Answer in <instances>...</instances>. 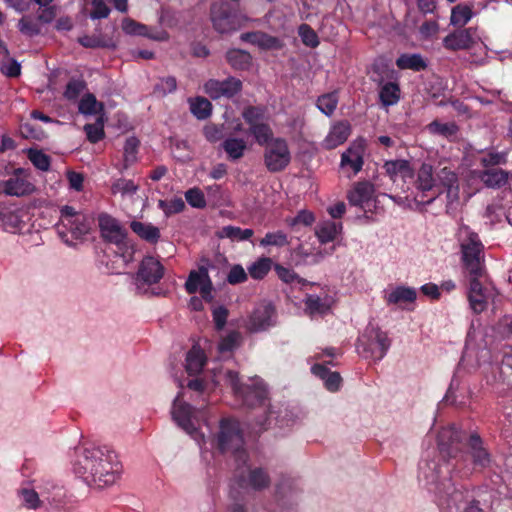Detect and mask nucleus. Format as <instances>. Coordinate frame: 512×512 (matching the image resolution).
Segmentation results:
<instances>
[{
    "label": "nucleus",
    "instance_id": "obj_47",
    "mask_svg": "<svg viewBox=\"0 0 512 512\" xmlns=\"http://www.w3.org/2000/svg\"><path fill=\"white\" fill-rule=\"evenodd\" d=\"M84 130L88 141L97 143L105 138L104 121L102 117L96 120L95 123H87L84 125Z\"/></svg>",
    "mask_w": 512,
    "mask_h": 512
},
{
    "label": "nucleus",
    "instance_id": "obj_35",
    "mask_svg": "<svg viewBox=\"0 0 512 512\" xmlns=\"http://www.w3.org/2000/svg\"><path fill=\"white\" fill-rule=\"evenodd\" d=\"M396 65L400 69H411L415 72L424 71L428 66L421 54H401L396 60Z\"/></svg>",
    "mask_w": 512,
    "mask_h": 512
},
{
    "label": "nucleus",
    "instance_id": "obj_29",
    "mask_svg": "<svg viewBox=\"0 0 512 512\" xmlns=\"http://www.w3.org/2000/svg\"><path fill=\"white\" fill-rule=\"evenodd\" d=\"M132 231L141 239L148 243H157L160 240V230L151 224V222L132 221L130 224Z\"/></svg>",
    "mask_w": 512,
    "mask_h": 512
},
{
    "label": "nucleus",
    "instance_id": "obj_25",
    "mask_svg": "<svg viewBox=\"0 0 512 512\" xmlns=\"http://www.w3.org/2000/svg\"><path fill=\"white\" fill-rule=\"evenodd\" d=\"M437 186L446 188L447 190V198L450 201L456 200L459 194V183H458V175L448 166H444L436 173Z\"/></svg>",
    "mask_w": 512,
    "mask_h": 512
},
{
    "label": "nucleus",
    "instance_id": "obj_64",
    "mask_svg": "<svg viewBox=\"0 0 512 512\" xmlns=\"http://www.w3.org/2000/svg\"><path fill=\"white\" fill-rule=\"evenodd\" d=\"M110 13V8L104 0H93L92 9L90 11L91 19H105Z\"/></svg>",
    "mask_w": 512,
    "mask_h": 512
},
{
    "label": "nucleus",
    "instance_id": "obj_50",
    "mask_svg": "<svg viewBox=\"0 0 512 512\" xmlns=\"http://www.w3.org/2000/svg\"><path fill=\"white\" fill-rule=\"evenodd\" d=\"M274 270L278 278H280L286 284H291V282L298 281L299 284L307 285L309 281L301 278L299 274L294 272V270L289 269V267H284L282 264L276 263L274 265Z\"/></svg>",
    "mask_w": 512,
    "mask_h": 512
},
{
    "label": "nucleus",
    "instance_id": "obj_62",
    "mask_svg": "<svg viewBox=\"0 0 512 512\" xmlns=\"http://www.w3.org/2000/svg\"><path fill=\"white\" fill-rule=\"evenodd\" d=\"M226 279L229 284L235 285L242 284V282L247 281L248 276L247 272L245 271L244 267L241 266V264H234V266H232L230 269Z\"/></svg>",
    "mask_w": 512,
    "mask_h": 512
},
{
    "label": "nucleus",
    "instance_id": "obj_56",
    "mask_svg": "<svg viewBox=\"0 0 512 512\" xmlns=\"http://www.w3.org/2000/svg\"><path fill=\"white\" fill-rule=\"evenodd\" d=\"M158 206L162 209L166 216H170L182 212L183 209H185V202L181 199V197H175L169 201L159 200Z\"/></svg>",
    "mask_w": 512,
    "mask_h": 512
},
{
    "label": "nucleus",
    "instance_id": "obj_3",
    "mask_svg": "<svg viewBox=\"0 0 512 512\" xmlns=\"http://www.w3.org/2000/svg\"><path fill=\"white\" fill-rule=\"evenodd\" d=\"M244 436L238 420L232 417H223L219 422V430L215 436V446L218 451L225 453L231 451L238 463L246 465L249 455L244 449Z\"/></svg>",
    "mask_w": 512,
    "mask_h": 512
},
{
    "label": "nucleus",
    "instance_id": "obj_32",
    "mask_svg": "<svg viewBox=\"0 0 512 512\" xmlns=\"http://www.w3.org/2000/svg\"><path fill=\"white\" fill-rule=\"evenodd\" d=\"M342 228L341 222L323 221L316 227V236L320 243L333 242Z\"/></svg>",
    "mask_w": 512,
    "mask_h": 512
},
{
    "label": "nucleus",
    "instance_id": "obj_53",
    "mask_svg": "<svg viewBox=\"0 0 512 512\" xmlns=\"http://www.w3.org/2000/svg\"><path fill=\"white\" fill-rule=\"evenodd\" d=\"M260 245L283 247L289 245V239L283 231L267 232L260 240Z\"/></svg>",
    "mask_w": 512,
    "mask_h": 512
},
{
    "label": "nucleus",
    "instance_id": "obj_44",
    "mask_svg": "<svg viewBox=\"0 0 512 512\" xmlns=\"http://www.w3.org/2000/svg\"><path fill=\"white\" fill-rule=\"evenodd\" d=\"M140 146V141L136 137L126 138L124 144V169L133 165L137 160V153Z\"/></svg>",
    "mask_w": 512,
    "mask_h": 512
},
{
    "label": "nucleus",
    "instance_id": "obj_46",
    "mask_svg": "<svg viewBox=\"0 0 512 512\" xmlns=\"http://www.w3.org/2000/svg\"><path fill=\"white\" fill-rule=\"evenodd\" d=\"M272 263L270 258L258 259L248 267V272L252 278L262 279L270 272Z\"/></svg>",
    "mask_w": 512,
    "mask_h": 512
},
{
    "label": "nucleus",
    "instance_id": "obj_55",
    "mask_svg": "<svg viewBox=\"0 0 512 512\" xmlns=\"http://www.w3.org/2000/svg\"><path fill=\"white\" fill-rule=\"evenodd\" d=\"M18 29L22 34L33 37L41 32V26L38 20L31 18V16H23L18 23Z\"/></svg>",
    "mask_w": 512,
    "mask_h": 512
},
{
    "label": "nucleus",
    "instance_id": "obj_8",
    "mask_svg": "<svg viewBox=\"0 0 512 512\" xmlns=\"http://www.w3.org/2000/svg\"><path fill=\"white\" fill-rule=\"evenodd\" d=\"M263 163L271 173L287 169L291 163V151L285 138L272 135L263 151Z\"/></svg>",
    "mask_w": 512,
    "mask_h": 512
},
{
    "label": "nucleus",
    "instance_id": "obj_4",
    "mask_svg": "<svg viewBox=\"0 0 512 512\" xmlns=\"http://www.w3.org/2000/svg\"><path fill=\"white\" fill-rule=\"evenodd\" d=\"M226 380L236 399L240 400L243 406L249 409L265 406L268 400V391L264 382L260 380H250L244 384L239 378V372L234 370L226 371Z\"/></svg>",
    "mask_w": 512,
    "mask_h": 512
},
{
    "label": "nucleus",
    "instance_id": "obj_20",
    "mask_svg": "<svg viewBox=\"0 0 512 512\" xmlns=\"http://www.w3.org/2000/svg\"><path fill=\"white\" fill-rule=\"evenodd\" d=\"M275 313L272 305H263L254 309L248 320V328L251 331H262L269 329L273 323V315Z\"/></svg>",
    "mask_w": 512,
    "mask_h": 512
},
{
    "label": "nucleus",
    "instance_id": "obj_2",
    "mask_svg": "<svg viewBox=\"0 0 512 512\" xmlns=\"http://www.w3.org/2000/svg\"><path fill=\"white\" fill-rule=\"evenodd\" d=\"M430 476H426L428 484L433 486L431 489L438 496V504L441 507L448 508L449 512H484L478 500L467 502L464 492L456 489L451 478L441 480L437 465L433 464Z\"/></svg>",
    "mask_w": 512,
    "mask_h": 512
},
{
    "label": "nucleus",
    "instance_id": "obj_30",
    "mask_svg": "<svg viewBox=\"0 0 512 512\" xmlns=\"http://www.w3.org/2000/svg\"><path fill=\"white\" fill-rule=\"evenodd\" d=\"M226 61L236 71H247L252 63V57L249 51L241 50V48H231L226 53Z\"/></svg>",
    "mask_w": 512,
    "mask_h": 512
},
{
    "label": "nucleus",
    "instance_id": "obj_45",
    "mask_svg": "<svg viewBox=\"0 0 512 512\" xmlns=\"http://www.w3.org/2000/svg\"><path fill=\"white\" fill-rule=\"evenodd\" d=\"M203 275H207V267L201 266L197 270H192L185 282V289L189 293L200 291Z\"/></svg>",
    "mask_w": 512,
    "mask_h": 512
},
{
    "label": "nucleus",
    "instance_id": "obj_23",
    "mask_svg": "<svg viewBox=\"0 0 512 512\" xmlns=\"http://www.w3.org/2000/svg\"><path fill=\"white\" fill-rule=\"evenodd\" d=\"M474 466L487 467L491 462L490 452L486 450L478 433L470 434L467 442Z\"/></svg>",
    "mask_w": 512,
    "mask_h": 512
},
{
    "label": "nucleus",
    "instance_id": "obj_48",
    "mask_svg": "<svg viewBox=\"0 0 512 512\" xmlns=\"http://www.w3.org/2000/svg\"><path fill=\"white\" fill-rule=\"evenodd\" d=\"M191 112L198 120H205L212 114V104L206 98L198 96L193 102H191Z\"/></svg>",
    "mask_w": 512,
    "mask_h": 512
},
{
    "label": "nucleus",
    "instance_id": "obj_49",
    "mask_svg": "<svg viewBox=\"0 0 512 512\" xmlns=\"http://www.w3.org/2000/svg\"><path fill=\"white\" fill-rule=\"evenodd\" d=\"M507 162L508 154L506 152L490 151L480 158V163L484 169H492V167L505 165Z\"/></svg>",
    "mask_w": 512,
    "mask_h": 512
},
{
    "label": "nucleus",
    "instance_id": "obj_31",
    "mask_svg": "<svg viewBox=\"0 0 512 512\" xmlns=\"http://www.w3.org/2000/svg\"><path fill=\"white\" fill-rule=\"evenodd\" d=\"M417 299V292L413 287L398 286L385 295L388 305H399V303L414 302Z\"/></svg>",
    "mask_w": 512,
    "mask_h": 512
},
{
    "label": "nucleus",
    "instance_id": "obj_42",
    "mask_svg": "<svg viewBox=\"0 0 512 512\" xmlns=\"http://www.w3.org/2000/svg\"><path fill=\"white\" fill-rule=\"evenodd\" d=\"M273 135V129L270 127L269 123L266 122V113L264 114V119L260 120L259 123L254 128V132L252 136L255 138V141L258 145L266 148L267 143H269L271 137Z\"/></svg>",
    "mask_w": 512,
    "mask_h": 512
},
{
    "label": "nucleus",
    "instance_id": "obj_12",
    "mask_svg": "<svg viewBox=\"0 0 512 512\" xmlns=\"http://www.w3.org/2000/svg\"><path fill=\"white\" fill-rule=\"evenodd\" d=\"M99 229L101 236L107 242L114 243L119 249L126 247L127 231L118 223L116 218L107 213L98 216Z\"/></svg>",
    "mask_w": 512,
    "mask_h": 512
},
{
    "label": "nucleus",
    "instance_id": "obj_16",
    "mask_svg": "<svg viewBox=\"0 0 512 512\" xmlns=\"http://www.w3.org/2000/svg\"><path fill=\"white\" fill-rule=\"evenodd\" d=\"M5 194L22 197V195L31 194L34 186L26 178V169L16 168L13 170L9 179L5 180Z\"/></svg>",
    "mask_w": 512,
    "mask_h": 512
},
{
    "label": "nucleus",
    "instance_id": "obj_26",
    "mask_svg": "<svg viewBox=\"0 0 512 512\" xmlns=\"http://www.w3.org/2000/svg\"><path fill=\"white\" fill-rule=\"evenodd\" d=\"M311 372L324 382L325 388L330 392L339 390L342 382L339 372L331 371L325 364L320 363L313 364Z\"/></svg>",
    "mask_w": 512,
    "mask_h": 512
},
{
    "label": "nucleus",
    "instance_id": "obj_38",
    "mask_svg": "<svg viewBox=\"0 0 512 512\" xmlns=\"http://www.w3.org/2000/svg\"><path fill=\"white\" fill-rule=\"evenodd\" d=\"M25 153L36 169L42 171L51 169V156L45 154L42 150H38V148H27Z\"/></svg>",
    "mask_w": 512,
    "mask_h": 512
},
{
    "label": "nucleus",
    "instance_id": "obj_27",
    "mask_svg": "<svg viewBox=\"0 0 512 512\" xmlns=\"http://www.w3.org/2000/svg\"><path fill=\"white\" fill-rule=\"evenodd\" d=\"M122 29L126 34L144 35V37L152 38L153 40H166L168 34L166 32L152 33L151 29L143 23L136 22L134 19L126 18L122 22Z\"/></svg>",
    "mask_w": 512,
    "mask_h": 512
},
{
    "label": "nucleus",
    "instance_id": "obj_1",
    "mask_svg": "<svg viewBox=\"0 0 512 512\" xmlns=\"http://www.w3.org/2000/svg\"><path fill=\"white\" fill-rule=\"evenodd\" d=\"M122 465L115 451L108 447H86L77 452L74 471L87 484L98 487L115 483Z\"/></svg>",
    "mask_w": 512,
    "mask_h": 512
},
{
    "label": "nucleus",
    "instance_id": "obj_60",
    "mask_svg": "<svg viewBox=\"0 0 512 512\" xmlns=\"http://www.w3.org/2000/svg\"><path fill=\"white\" fill-rule=\"evenodd\" d=\"M47 500L52 509L55 512H72L73 506L72 504H68L63 499V493L61 489H57V493L52 497H47Z\"/></svg>",
    "mask_w": 512,
    "mask_h": 512
},
{
    "label": "nucleus",
    "instance_id": "obj_33",
    "mask_svg": "<svg viewBox=\"0 0 512 512\" xmlns=\"http://www.w3.org/2000/svg\"><path fill=\"white\" fill-rule=\"evenodd\" d=\"M379 99L382 106L389 107L401 99V88L397 82H385L379 90Z\"/></svg>",
    "mask_w": 512,
    "mask_h": 512
},
{
    "label": "nucleus",
    "instance_id": "obj_59",
    "mask_svg": "<svg viewBox=\"0 0 512 512\" xmlns=\"http://www.w3.org/2000/svg\"><path fill=\"white\" fill-rule=\"evenodd\" d=\"M186 201L194 208H205V194L198 187H192L185 192Z\"/></svg>",
    "mask_w": 512,
    "mask_h": 512
},
{
    "label": "nucleus",
    "instance_id": "obj_10",
    "mask_svg": "<svg viewBox=\"0 0 512 512\" xmlns=\"http://www.w3.org/2000/svg\"><path fill=\"white\" fill-rule=\"evenodd\" d=\"M243 90V82L236 77L219 79H208L204 84V92L213 100L232 99Z\"/></svg>",
    "mask_w": 512,
    "mask_h": 512
},
{
    "label": "nucleus",
    "instance_id": "obj_5",
    "mask_svg": "<svg viewBox=\"0 0 512 512\" xmlns=\"http://www.w3.org/2000/svg\"><path fill=\"white\" fill-rule=\"evenodd\" d=\"M462 232L464 236L460 240V249L462 263L468 277H471V275H485V248L479 235L469 227L462 228Z\"/></svg>",
    "mask_w": 512,
    "mask_h": 512
},
{
    "label": "nucleus",
    "instance_id": "obj_51",
    "mask_svg": "<svg viewBox=\"0 0 512 512\" xmlns=\"http://www.w3.org/2000/svg\"><path fill=\"white\" fill-rule=\"evenodd\" d=\"M302 43L307 47L316 48L320 44L317 32L308 23H302L298 28Z\"/></svg>",
    "mask_w": 512,
    "mask_h": 512
},
{
    "label": "nucleus",
    "instance_id": "obj_54",
    "mask_svg": "<svg viewBox=\"0 0 512 512\" xmlns=\"http://www.w3.org/2000/svg\"><path fill=\"white\" fill-rule=\"evenodd\" d=\"M428 128L434 134L442 135V137H454L458 131V126L456 123H441V121L434 120L429 125Z\"/></svg>",
    "mask_w": 512,
    "mask_h": 512
},
{
    "label": "nucleus",
    "instance_id": "obj_41",
    "mask_svg": "<svg viewBox=\"0 0 512 512\" xmlns=\"http://www.w3.org/2000/svg\"><path fill=\"white\" fill-rule=\"evenodd\" d=\"M473 16V10L469 5L459 4L452 8L450 21L454 26H465Z\"/></svg>",
    "mask_w": 512,
    "mask_h": 512
},
{
    "label": "nucleus",
    "instance_id": "obj_7",
    "mask_svg": "<svg viewBox=\"0 0 512 512\" xmlns=\"http://www.w3.org/2000/svg\"><path fill=\"white\" fill-rule=\"evenodd\" d=\"M210 18L212 25L218 33H231V31L239 30L245 26L248 20L236 6L230 5L229 2H214L210 9Z\"/></svg>",
    "mask_w": 512,
    "mask_h": 512
},
{
    "label": "nucleus",
    "instance_id": "obj_34",
    "mask_svg": "<svg viewBox=\"0 0 512 512\" xmlns=\"http://www.w3.org/2000/svg\"><path fill=\"white\" fill-rule=\"evenodd\" d=\"M221 146L227 153L228 159L238 160L244 156L247 142L243 138L228 137L222 142Z\"/></svg>",
    "mask_w": 512,
    "mask_h": 512
},
{
    "label": "nucleus",
    "instance_id": "obj_37",
    "mask_svg": "<svg viewBox=\"0 0 512 512\" xmlns=\"http://www.w3.org/2000/svg\"><path fill=\"white\" fill-rule=\"evenodd\" d=\"M266 109L263 106H247L242 112V117L248 125V133L253 134L254 128L260 120H264Z\"/></svg>",
    "mask_w": 512,
    "mask_h": 512
},
{
    "label": "nucleus",
    "instance_id": "obj_52",
    "mask_svg": "<svg viewBox=\"0 0 512 512\" xmlns=\"http://www.w3.org/2000/svg\"><path fill=\"white\" fill-rule=\"evenodd\" d=\"M304 302L310 315H315V313H327L330 308L326 301L322 300L319 295L308 294Z\"/></svg>",
    "mask_w": 512,
    "mask_h": 512
},
{
    "label": "nucleus",
    "instance_id": "obj_58",
    "mask_svg": "<svg viewBox=\"0 0 512 512\" xmlns=\"http://www.w3.org/2000/svg\"><path fill=\"white\" fill-rule=\"evenodd\" d=\"M138 186L135 184L134 180L120 178L114 181L111 189L113 194L122 193V194H134L138 190Z\"/></svg>",
    "mask_w": 512,
    "mask_h": 512
},
{
    "label": "nucleus",
    "instance_id": "obj_17",
    "mask_svg": "<svg viewBox=\"0 0 512 512\" xmlns=\"http://www.w3.org/2000/svg\"><path fill=\"white\" fill-rule=\"evenodd\" d=\"M484 276L469 277V291L467 293L470 308L474 313H481L487 308L488 297L481 282Z\"/></svg>",
    "mask_w": 512,
    "mask_h": 512
},
{
    "label": "nucleus",
    "instance_id": "obj_13",
    "mask_svg": "<svg viewBox=\"0 0 512 512\" xmlns=\"http://www.w3.org/2000/svg\"><path fill=\"white\" fill-rule=\"evenodd\" d=\"M164 273L165 267L160 260L155 259L154 256H145L139 264L136 281L148 285L157 284L162 279Z\"/></svg>",
    "mask_w": 512,
    "mask_h": 512
},
{
    "label": "nucleus",
    "instance_id": "obj_11",
    "mask_svg": "<svg viewBox=\"0 0 512 512\" xmlns=\"http://www.w3.org/2000/svg\"><path fill=\"white\" fill-rule=\"evenodd\" d=\"M234 478L238 486L244 489L264 490L271 483V478L264 468H248L245 472L238 465Z\"/></svg>",
    "mask_w": 512,
    "mask_h": 512
},
{
    "label": "nucleus",
    "instance_id": "obj_40",
    "mask_svg": "<svg viewBox=\"0 0 512 512\" xmlns=\"http://www.w3.org/2000/svg\"><path fill=\"white\" fill-rule=\"evenodd\" d=\"M254 234L253 229L235 227V225H225L218 232V237H228L231 240H248Z\"/></svg>",
    "mask_w": 512,
    "mask_h": 512
},
{
    "label": "nucleus",
    "instance_id": "obj_18",
    "mask_svg": "<svg viewBox=\"0 0 512 512\" xmlns=\"http://www.w3.org/2000/svg\"><path fill=\"white\" fill-rule=\"evenodd\" d=\"M375 194V186L369 180H360L353 184L349 190L347 199L355 207L365 208L372 201Z\"/></svg>",
    "mask_w": 512,
    "mask_h": 512
},
{
    "label": "nucleus",
    "instance_id": "obj_36",
    "mask_svg": "<svg viewBox=\"0 0 512 512\" xmlns=\"http://www.w3.org/2000/svg\"><path fill=\"white\" fill-rule=\"evenodd\" d=\"M206 364V357L202 350L193 347L186 355V370L190 375L201 372Z\"/></svg>",
    "mask_w": 512,
    "mask_h": 512
},
{
    "label": "nucleus",
    "instance_id": "obj_19",
    "mask_svg": "<svg viewBox=\"0 0 512 512\" xmlns=\"http://www.w3.org/2000/svg\"><path fill=\"white\" fill-rule=\"evenodd\" d=\"M351 133V125L347 120L337 121L330 127L328 135L324 138L322 146L326 149H334L346 142Z\"/></svg>",
    "mask_w": 512,
    "mask_h": 512
},
{
    "label": "nucleus",
    "instance_id": "obj_43",
    "mask_svg": "<svg viewBox=\"0 0 512 512\" xmlns=\"http://www.w3.org/2000/svg\"><path fill=\"white\" fill-rule=\"evenodd\" d=\"M78 109L82 114H98L103 110V103L98 102L93 93H87L80 100Z\"/></svg>",
    "mask_w": 512,
    "mask_h": 512
},
{
    "label": "nucleus",
    "instance_id": "obj_28",
    "mask_svg": "<svg viewBox=\"0 0 512 512\" xmlns=\"http://www.w3.org/2000/svg\"><path fill=\"white\" fill-rule=\"evenodd\" d=\"M415 187L417 190L426 193V191H432L433 188L437 187V179L434 174V170L431 164L423 162L421 167L417 171V179L415 180Z\"/></svg>",
    "mask_w": 512,
    "mask_h": 512
},
{
    "label": "nucleus",
    "instance_id": "obj_63",
    "mask_svg": "<svg viewBox=\"0 0 512 512\" xmlns=\"http://www.w3.org/2000/svg\"><path fill=\"white\" fill-rule=\"evenodd\" d=\"M264 416L259 417L256 420V425L258 426V431H265L271 427L273 420H276V424L281 425L279 423V419L277 416V412L274 409L269 408L268 410H264Z\"/></svg>",
    "mask_w": 512,
    "mask_h": 512
},
{
    "label": "nucleus",
    "instance_id": "obj_6",
    "mask_svg": "<svg viewBox=\"0 0 512 512\" xmlns=\"http://www.w3.org/2000/svg\"><path fill=\"white\" fill-rule=\"evenodd\" d=\"M390 345L391 339L388 333L378 325L369 323L358 337L356 347L362 357L380 361L385 357Z\"/></svg>",
    "mask_w": 512,
    "mask_h": 512
},
{
    "label": "nucleus",
    "instance_id": "obj_61",
    "mask_svg": "<svg viewBox=\"0 0 512 512\" xmlns=\"http://www.w3.org/2000/svg\"><path fill=\"white\" fill-rule=\"evenodd\" d=\"M258 47L263 49H280L283 47L282 41L279 37L272 36V34L259 32Z\"/></svg>",
    "mask_w": 512,
    "mask_h": 512
},
{
    "label": "nucleus",
    "instance_id": "obj_22",
    "mask_svg": "<svg viewBox=\"0 0 512 512\" xmlns=\"http://www.w3.org/2000/svg\"><path fill=\"white\" fill-rule=\"evenodd\" d=\"M474 44L473 34L471 29L455 30L447 34L443 38L442 45L450 51H458V49H468Z\"/></svg>",
    "mask_w": 512,
    "mask_h": 512
},
{
    "label": "nucleus",
    "instance_id": "obj_9",
    "mask_svg": "<svg viewBox=\"0 0 512 512\" xmlns=\"http://www.w3.org/2000/svg\"><path fill=\"white\" fill-rule=\"evenodd\" d=\"M440 455L447 462L451 459L464 458L461 431L455 427H444L437 435Z\"/></svg>",
    "mask_w": 512,
    "mask_h": 512
},
{
    "label": "nucleus",
    "instance_id": "obj_39",
    "mask_svg": "<svg viewBox=\"0 0 512 512\" xmlns=\"http://www.w3.org/2000/svg\"><path fill=\"white\" fill-rule=\"evenodd\" d=\"M339 103V95L338 92L333 91L329 93H324L323 95L318 96L316 101V106L318 109L326 115L334 114Z\"/></svg>",
    "mask_w": 512,
    "mask_h": 512
},
{
    "label": "nucleus",
    "instance_id": "obj_14",
    "mask_svg": "<svg viewBox=\"0 0 512 512\" xmlns=\"http://www.w3.org/2000/svg\"><path fill=\"white\" fill-rule=\"evenodd\" d=\"M365 145L362 141H354L342 153L340 159V167L342 169H350L352 176H356L363 169Z\"/></svg>",
    "mask_w": 512,
    "mask_h": 512
},
{
    "label": "nucleus",
    "instance_id": "obj_57",
    "mask_svg": "<svg viewBox=\"0 0 512 512\" xmlns=\"http://www.w3.org/2000/svg\"><path fill=\"white\" fill-rule=\"evenodd\" d=\"M85 87L86 83L83 79H70L66 84L64 97L68 100H76L80 93L84 91Z\"/></svg>",
    "mask_w": 512,
    "mask_h": 512
},
{
    "label": "nucleus",
    "instance_id": "obj_15",
    "mask_svg": "<svg viewBox=\"0 0 512 512\" xmlns=\"http://www.w3.org/2000/svg\"><path fill=\"white\" fill-rule=\"evenodd\" d=\"M193 407L190 403L182 402L179 394L173 401L171 415L173 420L190 435L197 434V428L192 420Z\"/></svg>",
    "mask_w": 512,
    "mask_h": 512
},
{
    "label": "nucleus",
    "instance_id": "obj_24",
    "mask_svg": "<svg viewBox=\"0 0 512 512\" xmlns=\"http://www.w3.org/2000/svg\"><path fill=\"white\" fill-rule=\"evenodd\" d=\"M477 178L489 188H501L508 183L509 172L502 168L482 169L476 172Z\"/></svg>",
    "mask_w": 512,
    "mask_h": 512
},
{
    "label": "nucleus",
    "instance_id": "obj_21",
    "mask_svg": "<svg viewBox=\"0 0 512 512\" xmlns=\"http://www.w3.org/2000/svg\"><path fill=\"white\" fill-rule=\"evenodd\" d=\"M385 174L389 176L392 181H396L398 177L402 180L413 179L415 170L411 166L408 159H392V161H385L383 164Z\"/></svg>",
    "mask_w": 512,
    "mask_h": 512
}]
</instances>
